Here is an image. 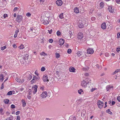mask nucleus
I'll return each mask as SVG.
<instances>
[{
	"mask_svg": "<svg viewBox=\"0 0 120 120\" xmlns=\"http://www.w3.org/2000/svg\"><path fill=\"white\" fill-rule=\"evenodd\" d=\"M13 47L14 48H16L17 47V46H16V45L15 44H14L13 45Z\"/></svg>",
	"mask_w": 120,
	"mask_h": 120,
	"instance_id": "obj_62",
	"label": "nucleus"
},
{
	"mask_svg": "<svg viewBox=\"0 0 120 120\" xmlns=\"http://www.w3.org/2000/svg\"><path fill=\"white\" fill-rule=\"evenodd\" d=\"M89 79H86L85 80H83L81 82V85L82 87H85L86 86V85L87 83H88L89 81L88 80Z\"/></svg>",
	"mask_w": 120,
	"mask_h": 120,
	"instance_id": "obj_1",
	"label": "nucleus"
},
{
	"mask_svg": "<svg viewBox=\"0 0 120 120\" xmlns=\"http://www.w3.org/2000/svg\"><path fill=\"white\" fill-rule=\"evenodd\" d=\"M28 54H26L23 57V58L25 60H26L28 59Z\"/></svg>",
	"mask_w": 120,
	"mask_h": 120,
	"instance_id": "obj_24",
	"label": "nucleus"
},
{
	"mask_svg": "<svg viewBox=\"0 0 120 120\" xmlns=\"http://www.w3.org/2000/svg\"><path fill=\"white\" fill-rule=\"evenodd\" d=\"M116 2L118 3H119L120 2V0H116Z\"/></svg>",
	"mask_w": 120,
	"mask_h": 120,
	"instance_id": "obj_61",
	"label": "nucleus"
},
{
	"mask_svg": "<svg viewBox=\"0 0 120 120\" xmlns=\"http://www.w3.org/2000/svg\"><path fill=\"white\" fill-rule=\"evenodd\" d=\"M117 99L119 102H120V96L118 97L117 98Z\"/></svg>",
	"mask_w": 120,
	"mask_h": 120,
	"instance_id": "obj_50",
	"label": "nucleus"
},
{
	"mask_svg": "<svg viewBox=\"0 0 120 120\" xmlns=\"http://www.w3.org/2000/svg\"><path fill=\"white\" fill-rule=\"evenodd\" d=\"M17 119H16V120H20V116H17Z\"/></svg>",
	"mask_w": 120,
	"mask_h": 120,
	"instance_id": "obj_53",
	"label": "nucleus"
},
{
	"mask_svg": "<svg viewBox=\"0 0 120 120\" xmlns=\"http://www.w3.org/2000/svg\"><path fill=\"white\" fill-rule=\"evenodd\" d=\"M94 52V50L91 48H89L87 50V53L88 54H92Z\"/></svg>",
	"mask_w": 120,
	"mask_h": 120,
	"instance_id": "obj_9",
	"label": "nucleus"
},
{
	"mask_svg": "<svg viewBox=\"0 0 120 120\" xmlns=\"http://www.w3.org/2000/svg\"><path fill=\"white\" fill-rule=\"evenodd\" d=\"M49 42L51 43H52L53 42V40L52 39H49Z\"/></svg>",
	"mask_w": 120,
	"mask_h": 120,
	"instance_id": "obj_45",
	"label": "nucleus"
},
{
	"mask_svg": "<svg viewBox=\"0 0 120 120\" xmlns=\"http://www.w3.org/2000/svg\"><path fill=\"white\" fill-rule=\"evenodd\" d=\"M56 34L58 36H60L61 34V33L60 31H58L56 32Z\"/></svg>",
	"mask_w": 120,
	"mask_h": 120,
	"instance_id": "obj_28",
	"label": "nucleus"
},
{
	"mask_svg": "<svg viewBox=\"0 0 120 120\" xmlns=\"http://www.w3.org/2000/svg\"><path fill=\"white\" fill-rule=\"evenodd\" d=\"M97 105L98 107L100 109H101L103 107L104 104L100 100H99L98 102Z\"/></svg>",
	"mask_w": 120,
	"mask_h": 120,
	"instance_id": "obj_4",
	"label": "nucleus"
},
{
	"mask_svg": "<svg viewBox=\"0 0 120 120\" xmlns=\"http://www.w3.org/2000/svg\"><path fill=\"white\" fill-rule=\"evenodd\" d=\"M22 106L23 107L25 106L26 105V103L24 99H22Z\"/></svg>",
	"mask_w": 120,
	"mask_h": 120,
	"instance_id": "obj_26",
	"label": "nucleus"
},
{
	"mask_svg": "<svg viewBox=\"0 0 120 120\" xmlns=\"http://www.w3.org/2000/svg\"><path fill=\"white\" fill-rule=\"evenodd\" d=\"M16 80L19 82L22 83L24 82V80L23 79H21L18 78H16Z\"/></svg>",
	"mask_w": 120,
	"mask_h": 120,
	"instance_id": "obj_13",
	"label": "nucleus"
},
{
	"mask_svg": "<svg viewBox=\"0 0 120 120\" xmlns=\"http://www.w3.org/2000/svg\"><path fill=\"white\" fill-rule=\"evenodd\" d=\"M64 43V41L63 39H59V44L60 45H63Z\"/></svg>",
	"mask_w": 120,
	"mask_h": 120,
	"instance_id": "obj_11",
	"label": "nucleus"
},
{
	"mask_svg": "<svg viewBox=\"0 0 120 120\" xmlns=\"http://www.w3.org/2000/svg\"><path fill=\"white\" fill-rule=\"evenodd\" d=\"M108 10L109 12L112 13L114 11V10L112 9V7L111 6H109L108 8Z\"/></svg>",
	"mask_w": 120,
	"mask_h": 120,
	"instance_id": "obj_16",
	"label": "nucleus"
},
{
	"mask_svg": "<svg viewBox=\"0 0 120 120\" xmlns=\"http://www.w3.org/2000/svg\"><path fill=\"white\" fill-rule=\"evenodd\" d=\"M69 71L71 72H75V69L73 67H71L69 68Z\"/></svg>",
	"mask_w": 120,
	"mask_h": 120,
	"instance_id": "obj_19",
	"label": "nucleus"
},
{
	"mask_svg": "<svg viewBox=\"0 0 120 120\" xmlns=\"http://www.w3.org/2000/svg\"><path fill=\"white\" fill-rule=\"evenodd\" d=\"M43 22L44 24L46 25L49 23V22L47 20L44 19L43 20Z\"/></svg>",
	"mask_w": 120,
	"mask_h": 120,
	"instance_id": "obj_22",
	"label": "nucleus"
},
{
	"mask_svg": "<svg viewBox=\"0 0 120 120\" xmlns=\"http://www.w3.org/2000/svg\"><path fill=\"white\" fill-rule=\"evenodd\" d=\"M40 55H43L44 56H45L46 55V54L43 52L40 53Z\"/></svg>",
	"mask_w": 120,
	"mask_h": 120,
	"instance_id": "obj_35",
	"label": "nucleus"
},
{
	"mask_svg": "<svg viewBox=\"0 0 120 120\" xmlns=\"http://www.w3.org/2000/svg\"><path fill=\"white\" fill-rule=\"evenodd\" d=\"M83 92L82 90V89H80L78 90V92L80 94H81V92Z\"/></svg>",
	"mask_w": 120,
	"mask_h": 120,
	"instance_id": "obj_32",
	"label": "nucleus"
},
{
	"mask_svg": "<svg viewBox=\"0 0 120 120\" xmlns=\"http://www.w3.org/2000/svg\"><path fill=\"white\" fill-rule=\"evenodd\" d=\"M45 68L44 67H42L41 69V71H44L45 70Z\"/></svg>",
	"mask_w": 120,
	"mask_h": 120,
	"instance_id": "obj_34",
	"label": "nucleus"
},
{
	"mask_svg": "<svg viewBox=\"0 0 120 120\" xmlns=\"http://www.w3.org/2000/svg\"><path fill=\"white\" fill-rule=\"evenodd\" d=\"M11 108L12 109L15 108V106L14 105H11Z\"/></svg>",
	"mask_w": 120,
	"mask_h": 120,
	"instance_id": "obj_47",
	"label": "nucleus"
},
{
	"mask_svg": "<svg viewBox=\"0 0 120 120\" xmlns=\"http://www.w3.org/2000/svg\"><path fill=\"white\" fill-rule=\"evenodd\" d=\"M71 50L70 49H68L67 51V52L68 54L71 53Z\"/></svg>",
	"mask_w": 120,
	"mask_h": 120,
	"instance_id": "obj_36",
	"label": "nucleus"
},
{
	"mask_svg": "<svg viewBox=\"0 0 120 120\" xmlns=\"http://www.w3.org/2000/svg\"><path fill=\"white\" fill-rule=\"evenodd\" d=\"M101 27L102 29H105L106 28V24L105 23H103L101 25Z\"/></svg>",
	"mask_w": 120,
	"mask_h": 120,
	"instance_id": "obj_21",
	"label": "nucleus"
},
{
	"mask_svg": "<svg viewBox=\"0 0 120 120\" xmlns=\"http://www.w3.org/2000/svg\"><path fill=\"white\" fill-rule=\"evenodd\" d=\"M120 46L118 48H117L116 49V51L117 52H119L120 51Z\"/></svg>",
	"mask_w": 120,
	"mask_h": 120,
	"instance_id": "obj_46",
	"label": "nucleus"
},
{
	"mask_svg": "<svg viewBox=\"0 0 120 120\" xmlns=\"http://www.w3.org/2000/svg\"><path fill=\"white\" fill-rule=\"evenodd\" d=\"M20 62L21 63L24 64L26 63V60H25L22 57H21L20 59Z\"/></svg>",
	"mask_w": 120,
	"mask_h": 120,
	"instance_id": "obj_17",
	"label": "nucleus"
},
{
	"mask_svg": "<svg viewBox=\"0 0 120 120\" xmlns=\"http://www.w3.org/2000/svg\"><path fill=\"white\" fill-rule=\"evenodd\" d=\"M26 15L27 16H30L31 15V14L29 13H27Z\"/></svg>",
	"mask_w": 120,
	"mask_h": 120,
	"instance_id": "obj_52",
	"label": "nucleus"
},
{
	"mask_svg": "<svg viewBox=\"0 0 120 120\" xmlns=\"http://www.w3.org/2000/svg\"><path fill=\"white\" fill-rule=\"evenodd\" d=\"M44 86L41 87L40 88V89L42 90H44Z\"/></svg>",
	"mask_w": 120,
	"mask_h": 120,
	"instance_id": "obj_56",
	"label": "nucleus"
},
{
	"mask_svg": "<svg viewBox=\"0 0 120 120\" xmlns=\"http://www.w3.org/2000/svg\"><path fill=\"white\" fill-rule=\"evenodd\" d=\"M19 30H16L15 34L14 35V37L15 38H16L17 37L18 33L19 32Z\"/></svg>",
	"mask_w": 120,
	"mask_h": 120,
	"instance_id": "obj_23",
	"label": "nucleus"
},
{
	"mask_svg": "<svg viewBox=\"0 0 120 120\" xmlns=\"http://www.w3.org/2000/svg\"><path fill=\"white\" fill-rule=\"evenodd\" d=\"M95 18L94 17H92L91 19V20H92V21H94L95 20Z\"/></svg>",
	"mask_w": 120,
	"mask_h": 120,
	"instance_id": "obj_38",
	"label": "nucleus"
},
{
	"mask_svg": "<svg viewBox=\"0 0 120 120\" xmlns=\"http://www.w3.org/2000/svg\"><path fill=\"white\" fill-rule=\"evenodd\" d=\"M117 38H120V32H119L117 34Z\"/></svg>",
	"mask_w": 120,
	"mask_h": 120,
	"instance_id": "obj_43",
	"label": "nucleus"
},
{
	"mask_svg": "<svg viewBox=\"0 0 120 120\" xmlns=\"http://www.w3.org/2000/svg\"><path fill=\"white\" fill-rule=\"evenodd\" d=\"M39 79L40 77L38 76L34 75L32 80L31 81V82L32 83H33L38 80Z\"/></svg>",
	"mask_w": 120,
	"mask_h": 120,
	"instance_id": "obj_2",
	"label": "nucleus"
},
{
	"mask_svg": "<svg viewBox=\"0 0 120 120\" xmlns=\"http://www.w3.org/2000/svg\"><path fill=\"white\" fill-rule=\"evenodd\" d=\"M7 16V15L6 14H4V17L5 18Z\"/></svg>",
	"mask_w": 120,
	"mask_h": 120,
	"instance_id": "obj_59",
	"label": "nucleus"
},
{
	"mask_svg": "<svg viewBox=\"0 0 120 120\" xmlns=\"http://www.w3.org/2000/svg\"><path fill=\"white\" fill-rule=\"evenodd\" d=\"M84 53L83 52H81V51H79L77 52L76 53V56L80 58L82 57L83 56Z\"/></svg>",
	"mask_w": 120,
	"mask_h": 120,
	"instance_id": "obj_3",
	"label": "nucleus"
},
{
	"mask_svg": "<svg viewBox=\"0 0 120 120\" xmlns=\"http://www.w3.org/2000/svg\"><path fill=\"white\" fill-rule=\"evenodd\" d=\"M6 48V46H4L3 47H2L1 48V49L2 50H3Z\"/></svg>",
	"mask_w": 120,
	"mask_h": 120,
	"instance_id": "obj_41",
	"label": "nucleus"
},
{
	"mask_svg": "<svg viewBox=\"0 0 120 120\" xmlns=\"http://www.w3.org/2000/svg\"><path fill=\"white\" fill-rule=\"evenodd\" d=\"M59 17L60 18L62 19L64 18L63 13H61L59 15Z\"/></svg>",
	"mask_w": 120,
	"mask_h": 120,
	"instance_id": "obj_30",
	"label": "nucleus"
},
{
	"mask_svg": "<svg viewBox=\"0 0 120 120\" xmlns=\"http://www.w3.org/2000/svg\"><path fill=\"white\" fill-rule=\"evenodd\" d=\"M22 19V17L21 15L18 14L17 15V19L18 21L21 20Z\"/></svg>",
	"mask_w": 120,
	"mask_h": 120,
	"instance_id": "obj_15",
	"label": "nucleus"
},
{
	"mask_svg": "<svg viewBox=\"0 0 120 120\" xmlns=\"http://www.w3.org/2000/svg\"><path fill=\"white\" fill-rule=\"evenodd\" d=\"M85 114V111L84 110H83L82 111L81 113V116L82 117H83L84 116Z\"/></svg>",
	"mask_w": 120,
	"mask_h": 120,
	"instance_id": "obj_20",
	"label": "nucleus"
},
{
	"mask_svg": "<svg viewBox=\"0 0 120 120\" xmlns=\"http://www.w3.org/2000/svg\"><path fill=\"white\" fill-rule=\"evenodd\" d=\"M106 112L110 114H111L112 113V112L110 111V110L109 109L106 110Z\"/></svg>",
	"mask_w": 120,
	"mask_h": 120,
	"instance_id": "obj_37",
	"label": "nucleus"
},
{
	"mask_svg": "<svg viewBox=\"0 0 120 120\" xmlns=\"http://www.w3.org/2000/svg\"><path fill=\"white\" fill-rule=\"evenodd\" d=\"M120 71V69H117V70H116L115 71L116 72V73L117 72H119Z\"/></svg>",
	"mask_w": 120,
	"mask_h": 120,
	"instance_id": "obj_54",
	"label": "nucleus"
},
{
	"mask_svg": "<svg viewBox=\"0 0 120 120\" xmlns=\"http://www.w3.org/2000/svg\"><path fill=\"white\" fill-rule=\"evenodd\" d=\"M20 113V112L19 111H17L16 112V115L19 114Z\"/></svg>",
	"mask_w": 120,
	"mask_h": 120,
	"instance_id": "obj_55",
	"label": "nucleus"
},
{
	"mask_svg": "<svg viewBox=\"0 0 120 120\" xmlns=\"http://www.w3.org/2000/svg\"><path fill=\"white\" fill-rule=\"evenodd\" d=\"M19 48L20 49H23L24 48L23 45H21L19 47Z\"/></svg>",
	"mask_w": 120,
	"mask_h": 120,
	"instance_id": "obj_40",
	"label": "nucleus"
},
{
	"mask_svg": "<svg viewBox=\"0 0 120 120\" xmlns=\"http://www.w3.org/2000/svg\"><path fill=\"white\" fill-rule=\"evenodd\" d=\"M72 120H76V118L75 117H72Z\"/></svg>",
	"mask_w": 120,
	"mask_h": 120,
	"instance_id": "obj_60",
	"label": "nucleus"
},
{
	"mask_svg": "<svg viewBox=\"0 0 120 120\" xmlns=\"http://www.w3.org/2000/svg\"><path fill=\"white\" fill-rule=\"evenodd\" d=\"M84 25H85L86 26L88 25V22L85 21V22H84Z\"/></svg>",
	"mask_w": 120,
	"mask_h": 120,
	"instance_id": "obj_51",
	"label": "nucleus"
},
{
	"mask_svg": "<svg viewBox=\"0 0 120 120\" xmlns=\"http://www.w3.org/2000/svg\"><path fill=\"white\" fill-rule=\"evenodd\" d=\"M106 90L107 91L111 90H113V87L110 85H108L106 87Z\"/></svg>",
	"mask_w": 120,
	"mask_h": 120,
	"instance_id": "obj_8",
	"label": "nucleus"
},
{
	"mask_svg": "<svg viewBox=\"0 0 120 120\" xmlns=\"http://www.w3.org/2000/svg\"><path fill=\"white\" fill-rule=\"evenodd\" d=\"M18 9V7H16L14 8L13 10V11L14 12L16 11Z\"/></svg>",
	"mask_w": 120,
	"mask_h": 120,
	"instance_id": "obj_42",
	"label": "nucleus"
},
{
	"mask_svg": "<svg viewBox=\"0 0 120 120\" xmlns=\"http://www.w3.org/2000/svg\"><path fill=\"white\" fill-rule=\"evenodd\" d=\"M3 88H4V85H3V83H2L1 85V89H2Z\"/></svg>",
	"mask_w": 120,
	"mask_h": 120,
	"instance_id": "obj_58",
	"label": "nucleus"
},
{
	"mask_svg": "<svg viewBox=\"0 0 120 120\" xmlns=\"http://www.w3.org/2000/svg\"><path fill=\"white\" fill-rule=\"evenodd\" d=\"M30 30L31 31H32L33 33H36V32L35 31V30L34 29H30Z\"/></svg>",
	"mask_w": 120,
	"mask_h": 120,
	"instance_id": "obj_44",
	"label": "nucleus"
},
{
	"mask_svg": "<svg viewBox=\"0 0 120 120\" xmlns=\"http://www.w3.org/2000/svg\"><path fill=\"white\" fill-rule=\"evenodd\" d=\"M48 95L47 92L45 91L43 92L41 95L40 96L42 98H45Z\"/></svg>",
	"mask_w": 120,
	"mask_h": 120,
	"instance_id": "obj_5",
	"label": "nucleus"
},
{
	"mask_svg": "<svg viewBox=\"0 0 120 120\" xmlns=\"http://www.w3.org/2000/svg\"><path fill=\"white\" fill-rule=\"evenodd\" d=\"M56 58H58L60 56V55L59 53H56Z\"/></svg>",
	"mask_w": 120,
	"mask_h": 120,
	"instance_id": "obj_39",
	"label": "nucleus"
},
{
	"mask_svg": "<svg viewBox=\"0 0 120 120\" xmlns=\"http://www.w3.org/2000/svg\"><path fill=\"white\" fill-rule=\"evenodd\" d=\"M4 102L6 104H8L9 101V100L8 99H6L4 100Z\"/></svg>",
	"mask_w": 120,
	"mask_h": 120,
	"instance_id": "obj_29",
	"label": "nucleus"
},
{
	"mask_svg": "<svg viewBox=\"0 0 120 120\" xmlns=\"http://www.w3.org/2000/svg\"><path fill=\"white\" fill-rule=\"evenodd\" d=\"M45 0H40V1L41 2L43 3L44 2Z\"/></svg>",
	"mask_w": 120,
	"mask_h": 120,
	"instance_id": "obj_64",
	"label": "nucleus"
},
{
	"mask_svg": "<svg viewBox=\"0 0 120 120\" xmlns=\"http://www.w3.org/2000/svg\"><path fill=\"white\" fill-rule=\"evenodd\" d=\"M74 12L76 13H79V10L77 7H75L74 8Z\"/></svg>",
	"mask_w": 120,
	"mask_h": 120,
	"instance_id": "obj_18",
	"label": "nucleus"
},
{
	"mask_svg": "<svg viewBox=\"0 0 120 120\" xmlns=\"http://www.w3.org/2000/svg\"><path fill=\"white\" fill-rule=\"evenodd\" d=\"M96 89V88H92L91 89V92H93Z\"/></svg>",
	"mask_w": 120,
	"mask_h": 120,
	"instance_id": "obj_48",
	"label": "nucleus"
},
{
	"mask_svg": "<svg viewBox=\"0 0 120 120\" xmlns=\"http://www.w3.org/2000/svg\"><path fill=\"white\" fill-rule=\"evenodd\" d=\"M37 86L36 85L32 87V90H33V93L35 94L37 91Z\"/></svg>",
	"mask_w": 120,
	"mask_h": 120,
	"instance_id": "obj_7",
	"label": "nucleus"
},
{
	"mask_svg": "<svg viewBox=\"0 0 120 120\" xmlns=\"http://www.w3.org/2000/svg\"><path fill=\"white\" fill-rule=\"evenodd\" d=\"M84 22H85V21H83L82 22H80V21L79 22V23L78 24L79 27L80 28H82L84 26Z\"/></svg>",
	"mask_w": 120,
	"mask_h": 120,
	"instance_id": "obj_6",
	"label": "nucleus"
},
{
	"mask_svg": "<svg viewBox=\"0 0 120 120\" xmlns=\"http://www.w3.org/2000/svg\"><path fill=\"white\" fill-rule=\"evenodd\" d=\"M3 109L2 108L0 109V113L1 114H3Z\"/></svg>",
	"mask_w": 120,
	"mask_h": 120,
	"instance_id": "obj_49",
	"label": "nucleus"
},
{
	"mask_svg": "<svg viewBox=\"0 0 120 120\" xmlns=\"http://www.w3.org/2000/svg\"><path fill=\"white\" fill-rule=\"evenodd\" d=\"M100 7L101 8H102L104 6V3L103 2H101L100 3Z\"/></svg>",
	"mask_w": 120,
	"mask_h": 120,
	"instance_id": "obj_31",
	"label": "nucleus"
},
{
	"mask_svg": "<svg viewBox=\"0 0 120 120\" xmlns=\"http://www.w3.org/2000/svg\"><path fill=\"white\" fill-rule=\"evenodd\" d=\"M43 81L44 82L49 81V80L48 79V77L47 75H44L43 78Z\"/></svg>",
	"mask_w": 120,
	"mask_h": 120,
	"instance_id": "obj_14",
	"label": "nucleus"
},
{
	"mask_svg": "<svg viewBox=\"0 0 120 120\" xmlns=\"http://www.w3.org/2000/svg\"><path fill=\"white\" fill-rule=\"evenodd\" d=\"M4 80V75L2 74L0 75V80L2 82Z\"/></svg>",
	"mask_w": 120,
	"mask_h": 120,
	"instance_id": "obj_25",
	"label": "nucleus"
},
{
	"mask_svg": "<svg viewBox=\"0 0 120 120\" xmlns=\"http://www.w3.org/2000/svg\"><path fill=\"white\" fill-rule=\"evenodd\" d=\"M115 103V101H112V105H113Z\"/></svg>",
	"mask_w": 120,
	"mask_h": 120,
	"instance_id": "obj_63",
	"label": "nucleus"
},
{
	"mask_svg": "<svg viewBox=\"0 0 120 120\" xmlns=\"http://www.w3.org/2000/svg\"><path fill=\"white\" fill-rule=\"evenodd\" d=\"M83 37V35L82 33H79L78 35V38L79 39H81Z\"/></svg>",
	"mask_w": 120,
	"mask_h": 120,
	"instance_id": "obj_12",
	"label": "nucleus"
},
{
	"mask_svg": "<svg viewBox=\"0 0 120 120\" xmlns=\"http://www.w3.org/2000/svg\"><path fill=\"white\" fill-rule=\"evenodd\" d=\"M32 76L31 74H29L27 80H30L31 79Z\"/></svg>",
	"mask_w": 120,
	"mask_h": 120,
	"instance_id": "obj_27",
	"label": "nucleus"
},
{
	"mask_svg": "<svg viewBox=\"0 0 120 120\" xmlns=\"http://www.w3.org/2000/svg\"><path fill=\"white\" fill-rule=\"evenodd\" d=\"M12 92L11 91H9L7 94V95H10L12 94Z\"/></svg>",
	"mask_w": 120,
	"mask_h": 120,
	"instance_id": "obj_33",
	"label": "nucleus"
},
{
	"mask_svg": "<svg viewBox=\"0 0 120 120\" xmlns=\"http://www.w3.org/2000/svg\"><path fill=\"white\" fill-rule=\"evenodd\" d=\"M56 4L58 6H60L62 5L63 2L62 0H58L56 1Z\"/></svg>",
	"mask_w": 120,
	"mask_h": 120,
	"instance_id": "obj_10",
	"label": "nucleus"
},
{
	"mask_svg": "<svg viewBox=\"0 0 120 120\" xmlns=\"http://www.w3.org/2000/svg\"><path fill=\"white\" fill-rule=\"evenodd\" d=\"M49 33L50 34H51L52 33V30H48Z\"/></svg>",
	"mask_w": 120,
	"mask_h": 120,
	"instance_id": "obj_57",
	"label": "nucleus"
}]
</instances>
